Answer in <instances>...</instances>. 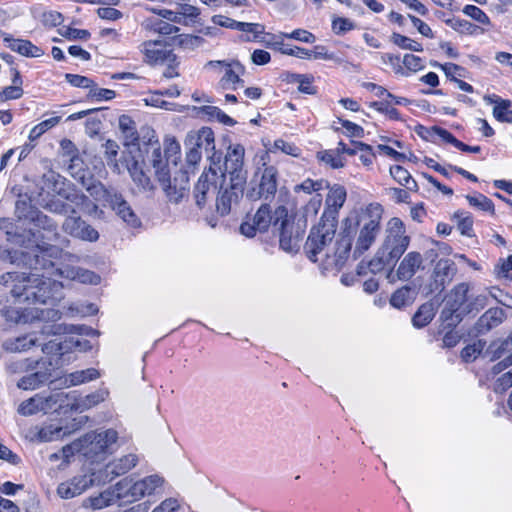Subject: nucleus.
<instances>
[{"label": "nucleus", "mask_w": 512, "mask_h": 512, "mask_svg": "<svg viewBox=\"0 0 512 512\" xmlns=\"http://www.w3.org/2000/svg\"><path fill=\"white\" fill-rule=\"evenodd\" d=\"M162 482V478L158 475H151L136 482L125 478L117 483L118 500L121 504L136 502L146 495H151L162 485Z\"/></svg>", "instance_id": "obj_9"}, {"label": "nucleus", "mask_w": 512, "mask_h": 512, "mask_svg": "<svg viewBox=\"0 0 512 512\" xmlns=\"http://www.w3.org/2000/svg\"><path fill=\"white\" fill-rule=\"evenodd\" d=\"M329 191L325 200V211L323 213V218L331 217L330 221L335 222V217L338 211L342 208L346 201L347 192L344 186L339 184H334L332 186L329 185Z\"/></svg>", "instance_id": "obj_22"}, {"label": "nucleus", "mask_w": 512, "mask_h": 512, "mask_svg": "<svg viewBox=\"0 0 512 512\" xmlns=\"http://www.w3.org/2000/svg\"><path fill=\"white\" fill-rule=\"evenodd\" d=\"M463 12L481 24L487 25L490 23L489 17L486 15V13L477 6L466 5L463 8Z\"/></svg>", "instance_id": "obj_63"}, {"label": "nucleus", "mask_w": 512, "mask_h": 512, "mask_svg": "<svg viewBox=\"0 0 512 512\" xmlns=\"http://www.w3.org/2000/svg\"><path fill=\"white\" fill-rule=\"evenodd\" d=\"M424 269V258L420 252L410 251L404 255L400 260L395 275L392 272L388 274L390 282H394V277L397 280L409 281L420 270Z\"/></svg>", "instance_id": "obj_17"}, {"label": "nucleus", "mask_w": 512, "mask_h": 512, "mask_svg": "<svg viewBox=\"0 0 512 512\" xmlns=\"http://www.w3.org/2000/svg\"><path fill=\"white\" fill-rule=\"evenodd\" d=\"M281 151L284 154L291 155L293 157H298L300 155L301 150L292 143L286 142L283 139H277L274 141L273 146L268 149V152H276Z\"/></svg>", "instance_id": "obj_52"}, {"label": "nucleus", "mask_w": 512, "mask_h": 512, "mask_svg": "<svg viewBox=\"0 0 512 512\" xmlns=\"http://www.w3.org/2000/svg\"><path fill=\"white\" fill-rule=\"evenodd\" d=\"M117 484L112 488L103 491L99 496L92 498L91 504L94 509H102L118 500Z\"/></svg>", "instance_id": "obj_41"}, {"label": "nucleus", "mask_w": 512, "mask_h": 512, "mask_svg": "<svg viewBox=\"0 0 512 512\" xmlns=\"http://www.w3.org/2000/svg\"><path fill=\"white\" fill-rule=\"evenodd\" d=\"M390 174L400 185L405 186L410 191H417L418 186L416 181L404 167L399 165L392 166L390 168Z\"/></svg>", "instance_id": "obj_36"}, {"label": "nucleus", "mask_w": 512, "mask_h": 512, "mask_svg": "<svg viewBox=\"0 0 512 512\" xmlns=\"http://www.w3.org/2000/svg\"><path fill=\"white\" fill-rule=\"evenodd\" d=\"M149 146L151 150L149 162L155 170V176L158 182L161 184L168 200L173 203H179L188 189L187 173L180 172L179 178L175 176L172 182L170 178L171 170L167 165V160H164L161 156L159 142L157 140L152 142L150 139Z\"/></svg>", "instance_id": "obj_4"}, {"label": "nucleus", "mask_w": 512, "mask_h": 512, "mask_svg": "<svg viewBox=\"0 0 512 512\" xmlns=\"http://www.w3.org/2000/svg\"><path fill=\"white\" fill-rule=\"evenodd\" d=\"M140 51L145 56V61L150 64L175 62L176 55L167 49L161 40L145 41L140 45Z\"/></svg>", "instance_id": "obj_20"}, {"label": "nucleus", "mask_w": 512, "mask_h": 512, "mask_svg": "<svg viewBox=\"0 0 512 512\" xmlns=\"http://www.w3.org/2000/svg\"><path fill=\"white\" fill-rule=\"evenodd\" d=\"M263 168H258L255 177L260 176L256 186H252L246 192V197L251 201L259 199L269 200L274 198L278 188V169L273 165H268V153H264L260 157Z\"/></svg>", "instance_id": "obj_7"}, {"label": "nucleus", "mask_w": 512, "mask_h": 512, "mask_svg": "<svg viewBox=\"0 0 512 512\" xmlns=\"http://www.w3.org/2000/svg\"><path fill=\"white\" fill-rule=\"evenodd\" d=\"M103 146L108 165H113L115 168H118L116 157L118 155L119 145L115 141L109 139Z\"/></svg>", "instance_id": "obj_62"}, {"label": "nucleus", "mask_w": 512, "mask_h": 512, "mask_svg": "<svg viewBox=\"0 0 512 512\" xmlns=\"http://www.w3.org/2000/svg\"><path fill=\"white\" fill-rule=\"evenodd\" d=\"M40 21L43 26L53 28L62 24L63 16L57 11H46L41 15Z\"/></svg>", "instance_id": "obj_58"}, {"label": "nucleus", "mask_w": 512, "mask_h": 512, "mask_svg": "<svg viewBox=\"0 0 512 512\" xmlns=\"http://www.w3.org/2000/svg\"><path fill=\"white\" fill-rule=\"evenodd\" d=\"M66 81L74 87L89 88L94 87V82L88 77L67 73L65 75Z\"/></svg>", "instance_id": "obj_64"}, {"label": "nucleus", "mask_w": 512, "mask_h": 512, "mask_svg": "<svg viewBox=\"0 0 512 512\" xmlns=\"http://www.w3.org/2000/svg\"><path fill=\"white\" fill-rule=\"evenodd\" d=\"M109 397V390L106 388H100L91 394L76 399L74 407L77 410L84 411L88 410L102 402Z\"/></svg>", "instance_id": "obj_33"}, {"label": "nucleus", "mask_w": 512, "mask_h": 512, "mask_svg": "<svg viewBox=\"0 0 512 512\" xmlns=\"http://www.w3.org/2000/svg\"><path fill=\"white\" fill-rule=\"evenodd\" d=\"M100 377V373L98 370L94 368H88L86 370L81 371H75L70 374H68L63 379V384L67 387L70 386H77L83 383H86L88 381L95 380Z\"/></svg>", "instance_id": "obj_34"}, {"label": "nucleus", "mask_w": 512, "mask_h": 512, "mask_svg": "<svg viewBox=\"0 0 512 512\" xmlns=\"http://www.w3.org/2000/svg\"><path fill=\"white\" fill-rule=\"evenodd\" d=\"M246 177H233L230 179L228 185L224 186L225 181L220 182L218 196L216 198V209L222 216L231 212L232 208L236 206L239 200L243 197V186Z\"/></svg>", "instance_id": "obj_12"}, {"label": "nucleus", "mask_w": 512, "mask_h": 512, "mask_svg": "<svg viewBox=\"0 0 512 512\" xmlns=\"http://www.w3.org/2000/svg\"><path fill=\"white\" fill-rule=\"evenodd\" d=\"M317 157L320 161L329 165L331 168L337 169L344 166L342 157L333 150L319 152Z\"/></svg>", "instance_id": "obj_53"}, {"label": "nucleus", "mask_w": 512, "mask_h": 512, "mask_svg": "<svg viewBox=\"0 0 512 512\" xmlns=\"http://www.w3.org/2000/svg\"><path fill=\"white\" fill-rule=\"evenodd\" d=\"M469 286L466 283H460L454 287L446 300V306L442 310V317L445 320L460 322L464 315L473 312L472 308L463 307L467 301Z\"/></svg>", "instance_id": "obj_13"}, {"label": "nucleus", "mask_w": 512, "mask_h": 512, "mask_svg": "<svg viewBox=\"0 0 512 512\" xmlns=\"http://www.w3.org/2000/svg\"><path fill=\"white\" fill-rule=\"evenodd\" d=\"M245 149L241 144H232L228 147L225 156V171L229 173L230 179L236 176L246 177L243 172Z\"/></svg>", "instance_id": "obj_23"}, {"label": "nucleus", "mask_w": 512, "mask_h": 512, "mask_svg": "<svg viewBox=\"0 0 512 512\" xmlns=\"http://www.w3.org/2000/svg\"><path fill=\"white\" fill-rule=\"evenodd\" d=\"M237 30L244 33V41L250 42L256 41L264 33V26L259 23L240 22Z\"/></svg>", "instance_id": "obj_42"}, {"label": "nucleus", "mask_w": 512, "mask_h": 512, "mask_svg": "<svg viewBox=\"0 0 512 512\" xmlns=\"http://www.w3.org/2000/svg\"><path fill=\"white\" fill-rule=\"evenodd\" d=\"M325 187H329V183L323 179L320 180H312L310 178L305 179L302 183L296 185L294 187L295 193L304 192L306 194H312L313 192H317L325 189Z\"/></svg>", "instance_id": "obj_43"}, {"label": "nucleus", "mask_w": 512, "mask_h": 512, "mask_svg": "<svg viewBox=\"0 0 512 512\" xmlns=\"http://www.w3.org/2000/svg\"><path fill=\"white\" fill-rule=\"evenodd\" d=\"M274 227L279 231V245L288 253L297 252L300 248L303 231L288 219V210L284 206L275 209Z\"/></svg>", "instance_id": "obj_10"}, {"label": "nucleus", "mask_w": 512, "mask_h": 512, "mask_svg": "<svg viewBox=\"0 0 512 512\" xmlns=\"http://www.w3.org/2000/svg\"><path fill=\"white\" fill-rule=\"evenodd\" d=\"M411 292L412 290L409 286L399 288L392 294L390 304L398 309L406 306L412 300Z\"/></svg>", "instance_id": "obj_44"}, {"label": "nucleus", "mask_w": 512, "mask_h": 512, "mask_svg": "<svg viewBox=\"0 0 512 512\" xmlns=\"http://www.w3.org/2000/svg\"><path fill=\"white\" fill-rule=\"evenodd\" d=\"M38 209L27 198H19L15 204V216L18 220L31 222Z\"/></svg>", "instance_id": "obj_37"}, {"label": "nucleus", "mask_w": 512, "mask_h": 512, "mask_svg": "<svg viewBox=\"0 0 512 512\" xmlns=\"http://www.w3.org/2000/svg\"><path fill=\"white\" fill-rule=\"evenodd\" d=\"M381 219L382 208L379 204H369L357 214L355 221L357 231L353 250L355 258L361 256L374 244L380 233Z\"/></svg>", "instance_id": "obj_5"}, {"label": "nucleus", "mask_w": 512, "mask_h": 512, "mask_svg": "<svg viewBox=\"0 0 512 512\" xmlns=\"http://www.w3.org/2000/svg\"><path fill=\"white\" fill-rule=\"evenodd\" d=\"M109 206L115 213L129 226L136 228L140 226L141 221L134 213L129 203L117 192L111 195Z\"/></svg>", "instance_id": "obj_24"}, {"label": "nucleus", "mask_w": 512, "mask_h": 512, "mask_svg": "<svg viewBox=\"0 0 512 512\" xmlns=\"http://www.w3.org/2000/svg\"><path fill=\"white\" fill-rule=\"evenodd\" d=\"M180 154V144L175 137L168 136L164 139V155L161 156L164 160H167V165L170 167V162L175 166L177 165V159Z\"/></svg>", "instance_id": "obj_40"}, {"label": "nucleus", "mask_w": 512, "mask_h": 512, "mask_svg": "<svg viewBox=\"0 0 512 512\" xmlns=\"http://www.w3.org/2000/svg\"><path fill=\"white\" fill-rule=\"evenodd\" d=\"M68 395L64 392H57L54 394H50L49 396H42V405L45 407V413L49 412L50 410L54 409L55 406L58 404L59 407L63 405L65 400L67 399Z\"/></svg>", "instance_id": "obj_55"}, {"label": "nucleus", "mask_w": 512, "mask_h": 512, "mask_svg": "<svg viewBox=\"0 0 512 512\" xmlns=\"http://www.w3.org/2000/svg\"><path fill=\"white\" fill-rule=\"evenodd\" d=\"M37 338L33 335H24L14 340H9L4 343V348L10 352H20L30 349L36 345Z\"/></svg>", "instance_id": "obj_39"}, {"label": "nucleus", "mask_w": 512, "mask_h": 512, "mask_svg": "<svg viewBox=\"0 0 512 512\" xmlns=\"http://www.w3.org/2000/svg\"><path fill=\"white\" fill-rule=\"evenodd\" d=\"M185 145H194L200 151L204 150L210 158L215 157L214 133L209 127H202L197 131H190L185 139Z\"/></svg>", "instance_id": "obj_21"}, {"label": "nucleus", "mask_w": 512, "mask_h": 512, "mask_svg": "<svg viewBox=\"0 0 512 512\" xmlns=\"http://www.w3.org/2000/svg\"><path fill=\"white\" fill-rule=\"evenodd\" d=\"M31 223L44 231L53 232L56 237L59 236L57 233V223L39 210L34 218H32Z\"/></svg>", "instance_id": "obj_45"}, {"label": "nucleus", "mask_w": 512, "mask_h": 512, "mask_svg": "<svg viewBox=\"0 0 512 512\" xmlns=\"http://www.w3.org/2000/svg\"><path fill=\"white\" fill-rule=\"evenodd\" d=\"M119 129L121 131L123 145L127 148L139 150V136L135 122L127 115L119 117Z\"/></svg>", "instance_id": "obj_28"}, {"label": "nucleus", "mask_w": 512, "mask_h": 512, "mask_svg": "<svg viewBox=\"0 0 512 512\" xmlns=\"http://www.w3.org/2000/svg\"><path fill=\"white\" fill-rule=\"evenodd\" d=\"M485 341L478 340L473 344L467 345L461 351V357L466 362L474 361L484 350Z\"/></svg>", "instance_id": "obj_50"}, {"label": "nucleus", "mask_w": 512, "mask_h": 512, "mask_svg": "<svg viewBox=\"0 0 512 512\" xmlns=\"http://www.w3.org/2000/svg\"><path fill=\"white\" fill-rule=\"evenodd\" d=\"M371 107L387 115L390 119L398 120L400 118V114L397 109L391 106V103L388 100L381 102H373L371 103Z\"/></svg>", "instance_id": "obj_60"}, {"label": "nucleus", "mask_w": 512, "mask_h": 512, "mask_svg": "<svg viewBox=\"0 0 512 512\" xmlns=\"http://www.w3.org/2000/svg\"><path fill=\"white\" fill-rule=\"evenodd\" d=\"M391 40L395 45L402 49L411 50L415 52H421L423 50V47L420 43L399 33H393L391 36Z\"/></svg>", "instance_id": "obj_46"}, {"label": "nucleus", "mask_w": 512, "mask_h": 512, "mask_svg": "<svg viewBox=\"0 0 512 512\" xmlns=\"http://www.w3.org/2000/svg\"><path fill=\"white\" fill-rule=\"evenodd\" d=\"M455 273L454 262L450 259H440L433 271V290L443 291L446 284L450 283Z\"/></svg>", "instance_id": "obj_26"}, {"label": "nucleus", "mask_w": 512, "mask_h": 512, "mask_svg": "<svg viewBox=\"0 0 512 512\" xmlns=\"http://www.w3.org/2000/svg\"><path fill=\"white\" fill-rule=\"evenodd\" d=\"M410 244V236L406 234L403 222L399 218H391L385 229L383 241L374 257L367 266L373 274L384 270L387 265H395Z\"/></svg>", "instance_id": "obj_2"}, {"label": "nucleus", "mask_w": 512, "mask_h": 512, "mask_svg": "<svg viewBox=\"0 0 512 512\" xmlns=\"http://www.w3.org/2000/svg\"><path fill=\"white\" fill-rule=\"evenodd\" d=\"M352 248V240L347 233L346 235L341 236L335 243V249L332 257L331 264L336 267H341L345 261L347 260L349 253Z\"/></svg>", "instance_id": "obj_32"}, {"label": "nucleus", "mask_w": 512, "mask_h": 512, "mask_svg": "<svg viewBox=\"0 0 512 512\" xmlns=\"http://www.w3.org/2000/svg\"><path fill=\"white\" fill-rule=\"evenodd\" d=\"M322 205V197L320 194H315L311 197L309 202L304 207V216L306 219L315 217Z\"/></svg>", "instance_id": "obj_61"}, {"label": "nucleus", "mask_w": 512, "mask_h": 512, "mask_svg": "<svg viewBox=\"0 0 512 512\" xmlns=\"http://www.w3.org/2000/svg\"><path fill=\"white\" fill-rule=\"evenodd\" d=\"M117 440V432L108 429L102 432L87 433L80 440V449L84 456L94 461L100 459V455L105 453Z\"/></svg>", "instance_id": "obj_11"}, {"label": "nucleus", "mask_w": 512, "mask_h": 512, "mask_svg": "<svg viewBox=\"0 0 512 512\" xmlns=\"http://www.w3.org/2000/svg\"><path fill=\"white\" fill-rule=\"evenodd\" d=\"M128 171L134 181V183L145 191H152L154 189V185L150 179L146 175L143 170L142 164L136 160L134 157L131 161L127 162Z\"/></svg>", "instance_id": "obj_29"}, {"label": "nucleus", "mask_w": 512, "mask_h": 512, "mask_svg": "<svg viewBox=\"0 0 512 512\" xmlns=\"http://www.w3.org/2000/svg\"><path fill=\"white\" fill-rule=\"evenodd\" d=\"M18 413L23 416H31L38 412L45 413V407L42 405V395L36 394L35 396L23 401L18 409Z\"/></svg>", "instance_id": "obj_38"}, {"label": "nucleus", "mask_w": 512, "mask_h": 512, "mask_svg": "<svg viewBox=\"0 0 512 512\" xmlns=\"http://www.w3.org/2000/svg\"><path fill=\"white\" fill-rule=\"evenodd\" d=\"M99 480L97 471L91 474L75 476L71 480L61 483L57 488V493L63 499H70L82 494L91 486L103 485Z\"/></svg>", "instance_id": "obj_14"}, {"label": "nucleus", "mask_w": 512, "mask_h": 512, "mask_svg": "<svg viewBox=\"0 0 512 512\" xmlns=\"http://www.w3.org/2000/svg\"><path fill=\"white\" fill-rule=\"evenodd\" d=\"M204 70L216 75L222 74L218 86L223 90H237L244 87L245 67L238 59L210 60Z\"/></svg>", "instance_id": "obj_6"}, {"label": "nucleus", "mask_w": 512, "mask_h": 512, "mask_svg": "<svg viewBox=\"0 0 512 512\" xmlns=\"http://www.w3.org/2000/svg\"><path fill=\"white\" fill-rule=\"evenodd\" d=\"M435 310L432 303L422 304L412 317L413 326L423 328L427 326L434 318Z\"/></svg>", "instance_id": "obj_35"}, {"label": "nucleus", "mask_w": 512, "mask_h": 512, "mask_svg": "<svg viewBox=\"0 0 512 512\" xmlns=\"http://www.w3.org/2000/svg\"><path fill=\"white\" fill-rule=\"evenodd\" d=\"M466 199L471 206H474V207L478 208L479 210L488 211V212L494 211L493 202L483 194H477L474 196L467 195Z\"/></svg>", "instance_id": "obj_54"}, {"label": "nucleus", "mask_w": 512, "mask_h": 512, "mask_svg": "<svg viewBox=\"0 0 512 512\" xmlns=\"http://www.w3.org/2000/svg\"><path fill=\"white\" fill-rule=\"evenodd\" d=\"M294 80L299 83L298 89L300 92L305 94H315L316 90L315 87L312 85L313 83V77L308 75H302V74H295L293 75Z\"/></svg>", "instance_id": "obj_59"}, {"label": "nucleus", "mask_w": 512, "mask_h": 512, "mask_svg": "<svg viewBox=\"0 0 512 512\" xmlns=\"http://www.w3.org/2000/svg\"><path fill=\"white\" fill-rule=\"evenodd\" d=\"M81 183L87 192L97 201L110 202L111 195H115L116 191L113 189H107L101 182L93 179H85L81 177Z\"/></svg>", "instance_id": "obj_31"}, {"label": "nucleus", "mask_w": 512, "mask_h": 512, "mask_svg": "<svg viewBox=\"0 0 512 512\" xmlns=\"http://www.w3.org/2000/svg\"><path fill=\"white\" fill-rule=\"evenodd\" d=\"M24 250L5 251L6 259L17 266H24L30 269L39 270L46 269L53 263L52 258H58L62 251L54 245L40 241L36 233H31L29 238L23 244Z\"/></svg>", "instance_id": "obj_3"}, {"label": "nucleus", "mask_w": 512, "mask_h": 512, "mask_svg": "<svg viewBox=\"0 0 512 512\" xmlns=\"http://www.w3.org/2000/svg\"><path fill=\"white\" fill-rule=\"evenodd\" d=\"M457 219V227L462 235L471 236L473 220L472 217L465 212H459L455 214Z\"/></svg>", "instance_id": "obj_56"}, {"label": "nucleus", "mask_w": 512, "mask_h": 512, "mask_svg": "<svg viewBox=\"0 0 512 512\" xmlns=\"http://www.w3.org/2000/svg\"><path fill=\"white\" fill-rule=\"evenodd\" d=\"M138 463V457L135 454H128L108 463L98 472L102 484L112 481L114 478L126 474Z\"/></svg>", "instance_id": "obj_18"}, {"label": "nucleus", "mask_w": 512, "mask_h": 512, "mask_svg": "<svg viewBox=\"0 0 512 512\" xmlns=\"http://www.w3.org/2000/svg\"><path fill=\"white\" fill-rule=\"evenodd\" d=\"M221 181H225V174L219 175L216 170L212 168H209V170L201 174L194 188V197L199 208L205 206L208 195L215 193L218 183Z\"/></svg>", "instance_id": "obj_15"}, {"label": "nucleus", "mask_w": 512, "mask_h": 512, "mask_svg": "<svg viewBox=\"0 0 512 512\" xmlns=\"http://www.w3.org/2000/svg\"><path fill=\"white\" fill-rule=\"evenodd\" d=\"M503 319L504 311L501 308H490L478 319L474 330L476 334H485L501 324Z\"/></svg>", "instance_id": "obj_27"}, {"label": "nucleus", "mask_w": 512, "mask_h": 512, "mask_svg": "<svg viewBox=\"0 0 512 512\" xmlns=\"http://www.w3.org/2000/svg\"><path fill=\"white\" fill-rule=\"evenodd\" d=\"M61 228L64 233L82 241L96 242L99 239L98 231L76 214L67 216Z\"/></svg>", "instance_id": "obj_16"}, {"label": "nucleus", "mask_w": 512, "mask_h": 512, "mask_svg": "<svg viewBox=\"0 0 512 512\" xmlns=\"http://www.w3.org/2000/svg\"><path fill=\"white\" fill-rule=\"evenodd\" d=\"M279 37L294 39L304 43H314L316 40L314 34L304 29H295L291 33H281Z\"/></svg>", "instance_id": "obj_57"}, {"label": "nucleus", "mask_w": 512, "mask_h": 512, "mask_svg": "<svg viewBox=\"0 0 512 512\" xmlns=\"http://www.w3.org/2000/svg\"><path fill=\"white\" fill-rule=\"evenodd\" d=\"M59 122H60V117H58V116L51 117L49 119H46V120L40 122L39 124H37L36 126H34L31 129V131L29 133V139L31 141L38 139L42 134H44L46 131H48L49 129L56 126Z\"/></svg>", "instance_id": "obj_48"}, {"label": "nucleus", "mask_w": 512, "mask_h": 512, "mask_svg": "<svg viewBox=\"0 0 512 512\" xmlns=\"http://www.w3.org/2000/svg\"><path fill=\"white\" fill-rule=\"evenodd\" d=\"M0 284L10 286V293L19 304H47L56 299L62 284L38 273L7 272Z\"/></svg>", "instance_id": "obj_1"}, {"label": "nucleus", "mask_w": 512, "mask_h": 512, "mask_svg": "<svg viewBox=\"0 0 512 512\" xmlns=\"http://www.w3.org/2000/svg\"><path fill=\"white\" fill-rule=\"evenodd\" d=\"M275 213L271 214V209L268 204H263L256 211L250 221H245L240 226L241 234L247 237L255 236L256 232H265L271 224L274 225Z\"/></svg>", "instance_id": "obj_19"}, {"label": "nucleus", "mask_w": 512, "mask_h": 512, "mask_svg": "<svg viewBox=\"0 0 512 512\" xmlns=\"http://www.w3.org/2000/svg\"><path fill=\"white\" fill-rule=\"evenodd\" d=\"M45 209L51 213L59 215H65L68 213L76 214V210L71 206V204H68L59 198L49 200L45 205Z\"/></svg>", "instance_id": "obj_47"}, {"label": "nucleus", "mask_w": 512, "mask_h": 512, "mask_svg": "<svg viewBox=\"0 0 512 512\" xmlns=\"http://www.w3.org/2000/svg\"><path fill=\"white\" fill-rule=\"evenodd\" d=\"M65 434L66 431L62 427L51 424L39 431V438L42 441L50 442L62 438Z\"/></svg>", "instance_id": "obj_51"}, {"label": "nucleus", "mask_w": 512, "mask_h": 512, "mask_svg": "<svg viewBox=\"0 0 512 512\" xmlns=\"http://www.w3.org/2000/svg\"><path fill=\"white\" fill-rule=\"evenodd\" d=\"M336 232V222L323 220L314 227L305 243V252L308 258L318 261V255L324 253L327 258H331L329 245L332 243Z\"/></svg>", "instance_id": "obj_8"}, {"label": "nucleus", "mask_w": 512, "mask_h": 512, "mask_svg": "<svg viewBox=\"0 0 512 512\" xmlns=\"http://www.w3.org/2000/svg\"><path fill=\"white\" fill-rule=\"evenodd\" d=\"M511 103L508 100H502L493 108L494 117L505 123L512 124V110L510 109Z\"/></svg>", "instance_id": "obj_49"}, {"label": "nucleus", "mask_w": 512, "mask_h": 512, "mask_svg": "<svg viewBox=\"0 0 512 512\" xmlns=\"http://www.w3.org/2000/svg\"><path fill=\"white\" fill-rule=\"evenodd\" d=\"M0 34L3 35V41L6 46L18 54L31 57V58H39L44 55V51L34 45L31 41L26 39H15L9 35H6L0 31Z\"/></svg>", "instance_id": "obj_25"}, {"label": "nucleus", "mask_w": 512, "mask_h": 512, "mask_svg": "<svg viewBox=\"0 0 512 512\" xmlns=\"http://www.w3.org/2000/svg\"><path fill=\"white\" fill-rule=\"evenodd\" d=\"M50 377L51 373L47 369L37 370L19 379L17 387L22 390H34L47 383Z\"/></svg>", "instance_id": "obj_30"}]
</instances>
